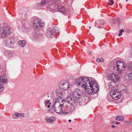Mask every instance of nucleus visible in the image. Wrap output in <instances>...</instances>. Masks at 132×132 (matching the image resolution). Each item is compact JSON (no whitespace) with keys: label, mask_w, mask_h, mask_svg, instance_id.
<instances>
[{"label":"nucleus","mask_w":132,"mask_h":132,"mask_svg":"<svg viewBox=\"0 0 132 132\" xmlns=\"http://www.w3.org/2000/svg\"><path fill=\"white\" fill-rule=\"evenodd\" d=\"M77 85L80 86L84 88L88 94H91L93 92L97 93L99 90V86L96 81L91 80L90 82L88 78L86 77H80L75 80Z\"/></svg>","instance_id":"nucleus-1"},{"label":"nucleus","mask_w":132,"mask_h":132,"mask_svg":"<svg viewBox=\"0 0 132 132\" xmlns=\"http://www.w3.org/2000/svg\"><path fill=\"white\" fill-rule=\"evenodd\" d=\"M48 9L52 12H55L57 11L63 13H66L67 9L65 8L61 4L57 2H54L53 4L50 3L48 6Z\"/></svg>","instance_id":"nucleus-2"},{"label":"nucleus","mask_w":132,"mask_h":132,"mask_svg":"<svg viewBox=\"0 0 132 132\" xmlns=\"http://www.w3.org/2000/svg\"><path fill=\"white\" fill-rule=\"evenodd\" d=\"M115 84L114 82H111L109 84V88L111 89L110 92V95L114 99L117 100L119 98L121 95L118 90L115 89L114 86Z\"/></svg>","instance_id":"nucleus-3"},{"label":"nucleus","mask_w":132,"mask_h":132,"mask_svg":"<svg viewBox=\"0 0 132 132\" xmlns=\"http://www.w3.org/2000/svg\"><path fill=\"white\" fill-rule=\"evenodd\" d=\"M125 68V65L124 63L120 60L116 61L113 67L114 70L116 71L118 74H120Z\"/></svg>","instance_id":"nucleus-4"},{"label":"nucleus","mask_w":132,"mask_h":132,"mask_svg":"<svg viewBox=\"0 0 132 132\" xmlns=\"http://www.w3.org/2000/svg\"><path fill=\"white\" fill-rule=\"evenodd\" d=\"M31 22L34 28L35 29H40L44 26V23L41 22L40 19L36 17L32 18Z\"/></svg>","instance_id":"nucleus-5"},{"label":"nucleus","mask_w":132,"mask_h":132,"mask_svg":"<svg viewBox=\"0 0 132 132\" xmlns=\"http://www.w3.org/2000/svg\"><path fill=\"white\" fill-rule=\"evenodd\" d=\"M11 29L9 27H5L0 28V33L3 38L7 37L10 33Z\"/></svg>","instance_id":"nucleus-6"},{"label":"nucleus","mask_w":132,"mask_h":132,"mask_svg":"<svg viewBox=\"0 0 132 132\" xmlns=\"http://www.w3.org/2000/svg\"><path fill=\"white\" fill-rule=\"evenodd\" d=\"M3 42L9 47L13 48L15 47V41L12 38H8L4 40Z\"/></svg>","instance_id":"nucleus-7"},{"label":"nucleus","mask_w":132,"mask_h":132,"mask_svg":"<svg viewBox=\"0 0 132 132\" xmlns=\"http://www.w3.org/2000/svg\"><path fill=\"white\" fill-rule=\"evenodd\" d=\"M64 103L62 105L59 103H55L54 107L55 112L58 114L63 115V113L62 112H63V110H62V106H64Z\"/></svg>","instance_id":"nucleus-8"},{"label":"nucleus","mask_w":132,"mask_h":132,"mask_svg":"<svg viewBox=\"0 0 132 132\" xmlns=\"http://www.w3.org/2000/svg\"><path fill=\"white\" fill-rule=\"evenodd\" d=\"M74 110L73 106H69L66 105L64 106V109L63 110V115H66L68 113Z\"/></svg>","instance_id":"nucleus-9"},{"label":"nucleus","mask_w":132,"mask_h":132,"mask_svg":"<svg viewBox=\"0 0 132 132\" xmlns=\"http://www.w3.org/2000/svg\"><path fill=\"white\" fill-rule=\"evenodd\" d=\"M60 88L63 90L67 89L70 86L69 83L63 80L59 84Z\"/></svg>","instance_id":"nucleus-10"},{"label":"nucleus","mask_w":132,"mask_h":132,"mask_svg":"<svg viewBox=\"0 0 132 132\" xmlns=\"http://www.w3.org/2000/svg\"><path fill=\"white\" fill-rule=\"evenodd\" d=\"M82 91L78 89H76L73 92V97L77 99L79 97H81L82 95Z\"/></svg>","instance_id":"nucleus-11"},{"label":"nucleus","mask_w":132,"mask_h":132,"mask_svg":"<svg viewBox=\"0 0 132 132\" xmlns=\"http://www.w3.org/2000/svg\"><path fill=\"white\" fill-rule=\"evenodd\" d=\"M0 82L2 83H6L7 82V80L3 76H2L0 78ZM4 89L3 85L0 84V92H2Z\"/></svg>","instance_id":"nucleus-12"},{"label":"nucleus","mask_w":132,"mask_h":132,"mask_svg":"<svg viewBox=\"0 0 132 132\" xmlns=\"http://www.w3.org/2000/svg\"><path fill=\"white\" fill-rule=\"evenodd\" d=\"M66 101L68 103L71 105H73L75 103L76 101L75 98L73 97H67L66 99Z\"/></svg>","instance_id":"nucleus-13"},{"label":"nucleus","mask_w":132,"mask_h":132,"mask_svg":"<svg viewBox=\"0 0 132 132\" xmlns=\"http://www.w3.org/2000/svg\"><path fill=\"white\" fill-rule=\"evenodd\" d=\"M45 120L47 122L51 123L54 122L56 120V118L54 117H46L45 119Z\"/></svg>","instance_id":"nucleus-14"},{"label":"nucleus","mask_w":132,"mask_h":132,"mask_svg":"<svg viewBox=\"0 0 132 132\" xmlns=\"http://www.w3.org/2000/svg\"><path fill=\"white\" fill-rule=\"evenodd\" d=\"M24 116V114L23 113H15L13 115L12 117L14 119H16L20 117H23Z\"/></svg>","instance_id":"nucleus-15"},{"label":"nucleus","mask_w":132,"mask_h":132,"mask_svg":"<svg viewBox=\"0 0 132 132\" xmlns=\"http://www.w3.org/2000/svg\"><path fill=\"white\" fill-rule=\"evenodd\" d=\"M44 99L45 100V103L46 105V103H49V101H50L51 96L48 94H45L43 96Z\"/></svg>","instance_id":"nucleus-16"},{"label":"nucleus","mask_w":132,"mask_h":132,"mask_svg":"<svg viewBox=\"0 0 132 132\" xmlns=\"http://www.w3.org/2000/svg\"><path fill=\"white\" fill-rule=\"evenodd\" d=\"M18 43L20 47H23L26 43V42L24 40H20L18 42Z\"/></svg>","instance_id":"nucleus-17"},{"label":"nucleus","mask_w":132,"mask_h":132,"mask_svg":"<svg viewBox=\"0 0 132 132\" xmlns=\"http://www.w3.org/2000/svg\"><path fill=\"white\" fill-rule=\"evenodd\" d=\"M57 97L56 98L55 103H60V102H61L63 101V98L60 96H57Z\"/></svg>","instance_id":"nucleus-18"},{"label":"nucleus","mask_w":132,"mask_h":132,"mask_svg":"<svg viewBox=\"0 0 132 132\" xmlns=\"http://www.w3.org/2000/svg\"><path fill=\"white\" fill-rule=\"evenodd\" d=\"M34 38L36 40L38 41L42 39V37L40 34H36L34 36Z\"/></svg>","instance_id":"nucleus-19"},{"label":"nucleus","mask_w":132,"mask_h":132,"mask_svg":"<svg viewBox=\"0 0 132 132\" xmlns=\"http://www.w3.org/2000/svg\"><path fill=\"white\" fill-rule=\"evenodd\" d=\"M53 35V31L52 30H48L47 31V36L48 38H51Z\"/></svg>","instance_id":"nucleus-20"},{"label":"nucleus","mask_w":132,"mask_h":132,"mask_svg":"<svg viewBox=\"0 0 132 132\" xmlns=\"http://www.w3.org/2000/svg\"><path fill=\"white\" fill-rule=\"evenodd\" d=\"M124 119V117L123 116H118L116 117V119L118 120L122 121Z\"/></svg>","instance_id":"nucleus-21"},{"label":"nucleus","mask_w":132,"mask_h":132,"mask_svg":"<svg viewBox=\"0 0 132 132\" xmlns=\"http://www.w3.org/2000/svg\"><path fill=\"white\" fill-rule=\"evenodd\" d=\"M115 74H109L108 75L109 77V79L111 80H114V77Z\"/></svg>","instance_id":"nucleus-22"},{"label":"nucleus","mask_w":132,"mask_h":132,"mask_svg":"<svg viewBox=\"0 0 132 132\" xmlns=\"http://www.w3.org/2000/svg\"><path fill=\"white\" fill-rule=\"evenodd\" d=\"M75 100H76L77 102L79 104L81 103L82 101V99L80 98V97H79L77 99L75 98Z\"/></svg>","instance_id":"nucleus-23"},{"label":"nucleus","mask_w":132,"mask_h":132,"mask_svg":"<svg viewBox=\"0 0 132 132\" xmlns=\"http://www.w3.org/2000/svg\"><path fill=\"white\" fill-rule=\"evenodd\" d=\"M114 78L117 80V81H120V78L118 75L115 74Z\"/></svg>","instance_id":"nucleus-24"},{"label":"nucleus","mask_w":132,"mask_h":132,"mask_svg":"<svg viewBox=\"0 0 132 132\" xmlns=\"http://www.w3.org/2000/svg\"><path fill=\"white\" fill-rule=\"evenodd\" d=\"M109 1L111 2V3H109L108 4L110 5H113L114 4V2L112 0H109Z\"/></svg>","instance_id":"nucleus-25"},{"label":"nucleus","mask_w":132,"mask_h":132,"mask_svg":"<svg viewBox=\"0 0 132 132\" xmlns=\"http://www.w3.org/2000/svg\"><path fill=\"white\" fill-rule=\"evenodd\" d=\"M129 79L132 80V72L129 73Z\"/></svg>","instance_id":"nucleus-26"},{"label":"nucleus","mask_w":132,"mask_h":132,"mask_svg":"<svg viewBox=\"0 0 132 132\" xmlns=\"http://www.w3.org/2000/svg\"><path fill=\"white\" fill-rule=\"evenodd\" d=\"M46 3V2L45 1H43L41 2V4L42 5H45Z\"/></svg>","instance_id":"nucleus-27"},{"label":"nucleus","mask_w":132,"mask_h":132,"mask_svg":"<svg viewBox=\"0 0 132 132\" xmlns=\"http://www.w3.org/2000/svg\"><path fill=\"white\" fill-rule=\"evenodd\" d=\"M96 61L98 62H101L100 59L99 58H97L96 59Z\"/></svg>","instance_id":"nucleus-28"},{"label":"nucleus","mask_w":132,"mask_h":132,"mask_svg":"<svg viewBox=\"0 0 132 132\" xmlns=\"http://www.w3.org/2000/svg\"><path fill=\"white\" fill-rule=\"evenodd\" d=\"M129 66L130 67V68L131 69H132V62L131 63L129 64Z\"/></svg>","instance_id":"nucleus-29"},{"label":"nucleus","mask_w":132,"mask_h":132,"mask_svg":"<svg viewBox=\"0 0 132 132\" xmlns=\"http://www.w3.org/2000/svg\"><path fill=\"white\" fill-rule=\"evenodd\" d=\"M101 62H104V60L102 58H101L100 59Z\"/></svg>","instance_id":"nucleus-30"},{"label":"nucleus","mask_w":132,"mask_h":132,"mask_svg":"<svg viewBox=\"0 0 132 132\" xmlns=\"http://www.w3.org/2000/svg\"><path fill=\"white\" fill-rule=\"evenodd\" d=\"M48 103H46V104H45L46 106L48 108H49L50 107V105H47V104Z\"/></svg>","instance_id":"nucleus-31"},{"label":"nucleus","mask_w":132,"mask_h":132,"mask_svg":"<svg viewBox=\"0 0 132 132\" xmlns=\"http://www.w3.org/2000/svg\"><path fill=\"white\" fill-rule=\"evenodd\" d=\"M123 31H124V30L123 29H122L120 30L119 32H121V33H122V32Z\"/></svg>","instance_id":"nucleus-32"},{"label":"nucleus","mask_w":132,"mask_h":132,"mask_svg":"<svg viewBox=\"0 0 132 132\" xmlns=\"http://www.w3.org/2000/svg\"><path fill=\"white\" fill-rule=\"evenodd\" d=\"M122 35V33H121V32H120L119 33V34H118V35L119 36H121V35Z\"/></svg>","instance_id":"nucleus-33"},{"label":"nucleus","mask_w":132,"mask_h":132,"mask_svg":"<svg viewBox=\"0 0 132 132\" xmlns=\"http://www.w3.org/2000/svg\"><path fill=\"white\" fill-rule=\"evenodd\" d=\"M115 122L114 121H111V123L112 124H114Z\"/></svg>","instance_id":"nucleus-34"},{"label":"nucleus","mask_w":132,"mask_h":132,"mask_svg":"<svg viewBox=\"0 0 132 132\" xmlns=\"http://www.w3.org/2000/svg\"><path fill=\"white\" fill-rule=\"evenodd\" d=\"M115 123H116L117 125H118L120 123V122H115Z\"/></svg>","instance_id":"nucleus-35"},{"label":"nucleus","mask_w":132,"mask_h":132,"mask_svg":"<svg viewBox=\"0 0 132 132\" xmlns=\"http://www.w3.org/2000/svg\"><path fill=\"white\" fill-rule=\"evenodd\" d=\"M123 91L125 92H126L127 91V90L126 89H125L123 90Z\"/></svg>","instance_id":"nucleus-36"},{"label":"nucleus","mask_w":132,"mask_h":132,"mask_svg":"<svg viewBox=\"0 0 132 132\" xmlns=\"http://www.w3.org/2000/svg\"><path fill=\"white\" fill-rule=\"evenodd\" d=\"M111 126L113 128H114L115 127V126L114 125H112Z\"/></svg>","instance_id":"nucleus-37"},{"label":"nucleus","mask_w":132,"mask_h":132,"mask_svg":"<svg viewBox=\"0 0 132 132\" xmlns=\"http://www.w3.org/2000/svg\"><path fill=\"white\" fill-rule=\"evenodd\" d=\"M71 120H70V119H69V122H71Z\"/></svg>","instance_id":"nucleus-38"},{"label":"nucleus","mask_w":132,"mask_h":132,"mask_svg":"<svg viewBox=\"0 0 132 132\" xmlns=\"http://www.w3.org/2000/svg\"><path fill=\"white\" fill-rule=\"evenodd\" d=\"M98 28H101V26H99V27H98Z\"/></svg>","instance_id":"nucleus-39"},{"label":"nucleus","mask_w":132,"mask_h":132,"mask_svg":"<svg viewBox=\"0 0 132 132\" xmlns=\"http://www.w3.org/2000/svg\"><path fill=\"white\" fill-rule=\"evenodd\" d=\"M105 24V23H103V24H103V25H104V24Z\"/></svg>","instance_id":"nucleus-40"},{"label":"nucleus","mask_w":132,"mask_h":132,"mask_svg":"<svg viewBox=\"0 0 132 132\" xmlns=\"http://www.w3.org/2000/svg\"><path fill=\"white\" fill-rule=\"evenodd\" d=\"M89 28H91V27H89Z\"/></svg>","instance_id":"nucleus-41"},{"label":"nucleus","mask_w":132,"mask_h":132,"mask_svg":"<svg viewBox=\"0 0 132 132\" xmlns=\"http://www.w3.org/2000/svg\"><path fill=\"white\" fill-rule=\"evenodd\" d=\"M128 0H126V1H128Z\"/></svg>","instance_id":"nucleus-42"},{"label":"nucleus","mask_w":132,"mask_h":132,"mask_svg":"<svg viewBox=\"0 0 132 132\" xmlns=\"http://www.w3.org/2000/svg\"><path fill=\"white\" fill-rule=\"evenodd\" d=\"M89 54H90V55H91V54H90V53H89Z\"/></svg>","instance_id":"nucleus-43"},{"label":"nucleus","mask_w":132,"mask_h":132,"mask_svg":"<svg viewBox=\"0 0 132 132\" xmlns=\"http://www.w3.org/2000/svg\"><path fill=\"white\" fill-rule=\"evenodd\" d=\"M50 104H51V103H50Z\"/></svg>","instance_id":"nucleus-44"}]
</instances>
